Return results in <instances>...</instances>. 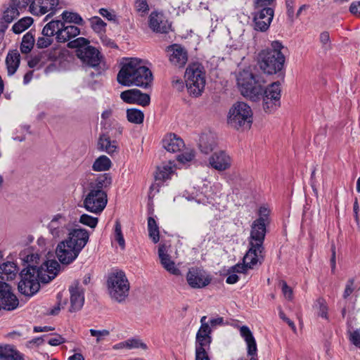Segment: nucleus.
Masks as SVG:
<instances>
[{"label": "nucleus", "instance_id": "f257e3e1", "mask_svg": "<svg viewBox=\"0 0 360 360\" xmlns=\"http://www.w3.org/2000/svg\"><path fill=\"white\" fill-rule=\"evenodd\" d=\"M237 86L241 94L250 100L257 102L262 99V107L265 112H273L281 105V83L275 82L264 89V82L250 68L240 70L236 75Z\"/></svg>", "mask_w": 360, "mask_h": 360}, {"label": "nucleus", "instance_id": "f03ea898", "mask_svg": "<svg viewBox=\"0 0 360 360\" xmlns=\"http://www.w3.org/2000/svg\"><path fill=\"white\" fill-rule=\"evenodd\" d=\"M270 210L261 207L259 217L255 220L251 226L250 236L248 238V250L243 257V264H237L231 268L233 273H246L248 269H253L258 264L260 265L264 258L263 245L266 235V221Z\"/></svg>", "mask_w": 360, "mask_h": 360}, {"label": "nucleus", "instance_id": "7ed1b4c3", "mask_svg": "<svg viewBox=\"0 0 360 360\" xmlns=\"http://www.w3.org/2000/svg\"><path fill=\"white\" fill-rule=\"evenodd\" d=\"M59 267L54 259L44 261L40 266L30 265L20 272L19 291L26 296L33 295L39 291L40 283H47L56 276Z\"/></svg>", "mask_w": 360, "mask_h": 360}, {"label": "nucleus", "instance_id": "20e7f679", "mask_svg": "<svg viewBox=\"0 0 360 360\" xmlns=\"http://www.w3.org/2000/svg\"><path fill=\"white\" fill-rule=\"evenodd\" d=\"M112 184V178L108 174L98 176L91 181L84 192L83 207L89 212L100 214L108 202L107 193L105 191Z\"/></svg>", "mask_w": 360, "mask_h": 360}, {"label": "nucleus", "instance_id": "39448f33", "mask_svg": "<svg viewBox=\"0 0 360 360\" xmlns=\"http://www.w3.org/2000/svg\"><path fill=\"white\" fill-rule=\"evenodd\" d=\"M117 79L123 86L134 85L146 88L152 82L153 75L141 60L131 58L122 65Z\"/></svg>", "mask_w": 360, "mask_h": 360}, {"label": "nucleus", "instance_id": "423d86ee", "mask_svg": "<svg viewBox=\"0 0 360 360\" xmlns=\"http://www.w3.org/2000/svg\"><path fill=\"white\" fill-rule=\"evenodd\" d=\"M283 49L284 46L279 41H273L270 48L259 52L258 65L264 73L276 74L283 68L285 58Z\"/></svg>", "mask_w": 360, "mask_h": 360}, {"label": "nucleus", "instance_id": "0eeeda50", "mask_svg": "<svg viewBox=\"0 0 360 360\" xmlns=\"http://www.w3.org/2000/svg\"><path fill=\"white\" fill-rule=\"evenodd\" d=\"M107 286L110 297L115 302L122 303L129 295L130 284L122 271L116 270L109 274Z\"/></svg>", "mask_w": 360, "mask_h": 360}, {"label": "nucleus", "instance_id": "6e6552de", "mask_svg": "<svg viewBox=\"0 0 360 360\" xmlns=\"http://www.w3.org/2000/svg\"><path fill=\"white\" fill-rule=\"evenodd\" d=\"M185 82L190 96L193 97L201 96L206 83L203 66L200 63L189 65L185 72Z\"/></svg>", "mask_w": 360, "mask_h": 360}, {"label": "nucleus", "instance_id": "1a4fd4ad", "mask_svg": "<svg viewBox=\"0 0 360 360\" xmlns=\"http://www.w3.org/2000/svg\"><path fill=\"white\" fill-rule=\"evenodd\" d=\"M252 110L244 102H236L230 108L228 124L236 129H248L252 123Z\"/></svg>", "mask_w": 360, "mask_h": 360}, {"label": "nucleus", "instance_id": "9d476101", "mask_svg": "<svg viewBox=\"0 0 360 360\" xmlns=\"http://www.w3.org/2000/svg\"><path fill=\"white\" fill-rule=\"evenodd\" d=\"M48 229L53 238H62L70 229V221L64 214H56L49 223Z\"/></svg>", "mask_w": 360, "mask_h": 360}, {"label": "nucleus", "instance_id": "9b49d317", "mask_svg": "<svg viewBox=\"0 0 360 360\" xmlns=\"http://www.w3.org/2000/svg\"><path fill=\"white\" fill-rule=\"evenodd\" d=\"M80 251L75 248L66 240L60 241L56 249V255L58 260L63 264H69L76 259Z\"/></svg>", "mask_w": 360, "mask_h": 360}, {"label": "nucleus", "instance_id": "f8f14e48", "mask_svg": "<svg viewBox=\"0 0 360 360\" xmlns=\"http://www.w3.org/2000/svg\"><path fill=\"white\" fill-rule=\"evenodd\" d=\"M150 30L157 33L167 34L172 30V24L162 12L153 11L148 17Z\"/></svg>", "mask_w": 360, "mask_h": 360}, {"label": "nucleus", "instance_id": "ddd939ff", "mask_svg": "<svg viewBox=\"0 0 360 360\" xmlns=\"http://www.w3.org/2000/svg\"><path fill=\"white\" fill-rule=\"evenodd\" d=\"M188 284L193 288H202L210 284L211 278L202 269L192 267L186 274Z\"/></svg>", "mask_w": 360, "mask_h": 360}, {"label": "nucleus", "instance_id": "4468645a", "mask_svg": "<svg viewBox=\"0 0 360 360\" xmlns=\"http://www.w3.org/2000/svg\"><path fill=\"white\" fill-rule=\"evenodd\" d=\"M59 4L58 0H33L30 6V12L34 15H43L46 13H50L46 17L55 13Z\"/></svg>", "mask_w": 360, "mask_h": 360}, {"label": "nucleus", "instance_id": "2eb2a0df", "mask_svg": "<svg viewBox=\"0 0 360 360\" xmlns=\"http://www.w3.org/2000/svg\"><path fill=\"white\" fill-rule=\"evenodd\" d=\"M254 17V29L259 32L266 31L274 18V10L271 7L259 8Z\"/></svg>", "mask_w": 360, "mask_h": 360}, {"label": "nucleus", "instance_id": "dca6fc26", "mask_svg": "<svg viewBox=\"0 0 360 360\" xmlns=\"http://www.w3.org/2000/svg\"><path fill=\"white\" fill-rule=\"evenodd\" d=\"M89 238V233L86 229L75 228L69 230L68 236L65 240L81 252L88 243Z\"/></svg>", "mask_w": 360, "mask_h": 360}, {"label": "nucleus", "instance_id": "f3484780", "mask_svg": "<svg viewBox=\"0 0 360 360\" xmlns=\"http://www.w3.org/2000/svg\"><path fill=\"white\" fill-rule=\"evenodd\" d=\"M70 294V311L73 312L82 309L84 303V290L78 281H75L69 288Z\"/></svg>", "mask_w": 360, "mask_h": 360}, {"label": "nucleus", "instance_id": "a211bd4d", "mask_svg": "<svg viewBox=\"0 0 360 360\" xmlns=\"http://www.w3.org/2000/svg\"><path fill=\"white\" fill-rule=\"evenodd\" d=\"M120 98L125 103H137L143 106H146L150 103V96L147 94L141 93V91L136 89L122 91Z\"/></svg>", "mask_w": 360, "mask_h": 360}, {"label": "nucleus", "instance_id": "6ab92c4d", "mask_svg": "<svg viewBox=\"0 0 360 360\" xmlns=\"http://www.w3.org/2000/svg\"><path fill=\"white\" fill-rule=\"evenodd\" d=\"M167 51L169 54V61L173 65L181 68L187 63V51L181 46L173 44L167 48Z\"/></svg>", "mask_w": 360, "mask_h": 360}, {"label": "nucleus", "instance_id": "aec40b11", "mask_svg": "<svg viewBox=\"0 0 360 360\" xmlns=\"http://www.w3.org/2000/svg\"><path fill=\"white\" fill-rule=\"evenodd\" d=\"M231 162V158L224 150L214 153L209 158L210 165L220 172L230 168Z\"/></svg>", "mask_w": 360, "mask_h": 360}, {"label": "nucleus", "instance_id": "412c9836", "mask_svg": "<svg viewBox=\"0 0 360 360\" xmlns=\"http://www.w3.org/2000/svg\"><path fill=\"white\" fill-rule=\"evenodd\" d=\"M158 257L162 267L169 274L174 276H180L181 271L176 266L175 262L172 259L171 256L167 253V247L162 244L158 248Z\"/></svg>", "mask_w": 360, "mask_h": 360}, {"label": "nucleus", "instance_id": "4be33fe9", "mask_svg": "<svg viewBox=\"0 0 360 360\" xmlns=\"http://www.w3.org/2000/svg\"><path fill=\"white\" fill-rule=\"evenodd\" d=\"M76 53L83 63L90 67H96L99 65V51L93 46H87L86 49L76 50Z\"/></svg>", "mask_w": 360, "mask_h": 360}, {"label": "nucleus", "instance_id": "5701e85b", "mask_svg": "<svg viewBox=\"0 0 360 360\" xmlns=\"http://www.w3.org/2000/svg\"><path fill=\"white\" fill-rule=\"evenodd\" d=\"M239 332L247 345V356H258L257 342L250 329L247 326H242L239 328Z\"/></svg>", "mask_w": 360, "mask_h": 360}, {"label": "nucleus", "instance_id": "b1692460", "mask_svg": "<svg viewBox=\"0 0 360 360\" xmlns=\"http://www.w3.org/2000/svg\"><path fill=\"white\" fill-rule=\"evenodd\" d=\"M198 146L202 153H210L217 146L216 136L210 131L202 133L200 136Z\"/></svg>", "mask_w": 360, "mask_h": 360}, {"label": "nucleus", "instance_id": "393cba45", "mask_svg": "<svg viewBox=\"0 0 360 360\" xmlns=\"http://www.w3.org/2000/svg\"><path fill=\"white\" fill-rule=\"evenodd\" d=\"M162 146L168 152L176 153L184 147V142L174 134H169L162 139Z\"/></svg>", "mask_w": 360, "mask_h": 360}, {"label": "nucleus", "instance_id": "a878e982", "mask_svg": "<svg viewBox=\"0 0 360 360\" xmlns=\"http://www.w3.org/2000/svg\"><path fill=\"white\" fill-rule=\"evenodd\" d=\"M0 360H24V356L11 345H0Z\"/></svg>", "mask_w": 360, "mask_h": 360}, {"label": "nucleus", "instance_id": "bb28decb", "mask_svg": "<svg viewBox=\"0 0 360 360\" xmlns=\"http://www.w3.org/2000/svg\"><path fill=\"white\" fill-rule=\"evenodd\" d=\"M79 34L80 30L77 26L65 25L63 22V27L60 29L58 34H57V41L60 43H64Z\"/></svg>", "mask_w": 360, "mask_h": 360}, {"label": "nucleus", "instance_id": "cd10ccee", "mask_svg": "<svg viewBox=\"0 0 360 360\" xmlns=\"http://www.w3.org/2000/svg\"><path fill=\"white\" fill-rule=\"evenodd\" d=\"M98 148L101 151H105L112 155L117 152V143L115 141H111L108 135L102 134L98 139Z\"/></svg>", "mask_w": 360, "mask_h": 360}, {"label": "nucleus", "instance_id": "c85d7f7f", "mask_svg": "<svg viewBox=\"0 0 360 360\" xmlns=\"http://www.w3.org/2000/svg\"><path fill=\"white\" fill-rule=\"evenodd\" d=\"M20 62V56L17 50L10 51L6 58L8 75H13L18 70Z\"/></svg>", "mask_w": 360, "mask_h": 360}, {"label": "nucleus", "instance_id": "c756f323", "mask_svg": "<svg viewBox=\"0 0 360 360\" xmlns=\"http://www.w3.org/2000/svg\"><path fill=\"white\" fill-rule=\"evenodd\" d=\"M18 267L14 262H7L0 265V278L2 280H13L18 273Z\"/></svg>", "mask_w": 360, "mask_h": 360}, {"label": "nucleus", "instance_id": "7c9ffc66", "mask_svg": "<svg viewBox=\"0 0 360 360\" xmlns=\"http://www.w3.org/2000/svg\"><path fill=\"white\" fill-rule=\"evenodd\" d=\"M174 165L172 162L163 163L158 167L155 172V178L156 180L164 181L169 178L174 172Z\"/></svg>", "mask_w": 360, "mask_h": 360}, {"label": "nucleus", "instance_id": "2f4dec72", "mask_svg": "<svg viewBox=\"0 0 360 360\" xmlns=\"http://www.w3.org/2000/svg\"><path fill=\"white\" fill-rule=\"evenodd\" d=\"M63 27V22L61 20H51L47 23L42 30V34L46 37H53L56 35L57 39V34H58L60 29Z\"/></svg>", "mask_w": 360, "mask_h": 360}, {"label": "nucleus", "instance_id": "473e14b6", "mask_svg": "<svg viewBox=\"0 0 360 360\" xmlns=\"http://www.w3.org/2000/svg\"><path fill=\"white\" fill-rule=\"evenodd\" d=\"M20 13V11L18 8L13 6L11 1H10L3 13L2 19L8 25L16 19L19 16Z\"/></svg>", "mask_w": 360, "mask_h": 360}, {"label": "nucleus", "instance_id": "72a5a7b5", "mask_svg": "<svg viewBox=\"0 0 360 360\" xmlns=\"http://www.w3.org/2000/svg\"><path fill=\"white\" fill-rule=\"evenodd\" d=\"M111 160L105 155H101L95 160L92 165V169L95 172H104L111 167Z\"/></svg>", "mask_w": 360, "mask_h": 360}, {"label": "nucleus", "instance_id": "f704fd0d", "mask_svg": "<svg viewBox=\"0 0 360 360\" xmlns=\"http://www.w3.org/2000/svg\"><path fill=\"white\" fill-rule=\"evenodd\" d=\"M33 23V19L31 17H25L19 20L12 27V31L15 34H20L28 29Z\"/></svg>", "mask_w": 360, "mask_h": 360}, {"label": "nucleus", "instance_id": "c9c22d12", "mask_svg": "<svg viewBox=\"0 0 360 360\" xmlns=\"http://www.w3.org/2000/svg\"><path fill=\"white\" fill-rule=\"evenodd\" d=\"M127 120L133 124H142L144 119L143 112L136 108H130L127 110Z\"/></svg>", "mask_w": 360, "mask_h": 360}, {"label": "nucleus", "instance_id": "e433bc0d", "mask_svg": "<svg viewBox=\"0 0 360 360\" xmlns=\"http://www.w3.org/2000/svg\"><path fill=\"white\" fill-rule=\"evenodd\" d=\"M61 17L63 22H65V25L66 23H75L78 25L84 24L82 18L77 13L65 11L62 13Z\"/></svg>", "mask_w": 360, "mask_h": 360}, {"label": "nucleus", "instance_id": "4c0bfd02", "mask_svg": "<svg viewBox=\"0 0 360 360\" xmlns=\"http://www.w3.org/2000/svg\"><path fill=\"white\" fill-rule=\"evenodd\" d=\"M148 230L149 237L154 243H157L160 240L159 228L155 220L151 217L148 218Z\"/></svg>", "mask_w": 360, "mask_h": 360}, {"label": "nucleus", "instance_id": "58836bf2", "mask_svg": "<svg viewBox=\"0 0 360 360\" xmlns=\"http://www.w3.org/2000/svg\"><path fill=\"white\" fill-rule=\"evenodd\" d=\"M34 44L33 34L29 32L23 37L20 45V51L22 53H28L31 51Z\"/></svg>", "mask_w": 360, "mask_h": 360}, {"label": "nucleus", "instance_id": "ea45409f", "mask_svg": "<svg viewBox=\"0 0 360 360\" xmlns=\"http://www.w3.org/2000/svg\"><path fill=\"white\" fill-rule=\"evenodd\" d=\"M21 259L25 262L30 265L36 266L35 264H38L37 260H39V255L37 253H33L30 250H25L20 254Z\"/></svg>", "mask_w": 360, "mask_h": 360}, {"label": "nucleus", "instance_id": "a19ab883", "mask_svg": "<svg viewBox=\"0 0 360 360\" xmlns=\"http://www.w3.org/2000/svg\"><path fill=\"white\" fill-rule=\"evenodd\" d=\"M212 342V338L196 335L195 350H205L210 348Z\"/></svg>", "mask_w": 360, "mask_h": 360}, {"label": "nucleus", "instance_id": "79ce46f5", "mask_svg": "<svg viewBox=\"0 0 360 360\" xmlns=\"http://www.w3.org/2000/svg\"><path fill=\"white\" fill-rule=\"evenodd\" d=\"M89 41L84 37H79L74 40L70 41L68 44L69 48L71 49H77V50H79L82 49H86V47L89 46Z\"/></svg>", "mask_w": 360, "mask_h": 360}, {"label": "nucleus", "instance_id": "37998d69", "mask_svg": "<svg viewBox=\"0 0 360 360\" xmlns=\"http://www.w3.org/2000/svg\"><path fill=\"white\" fill-rule=\"evenodd\" d=\"M115 239L118 243L122 249L125 248V241L122 232V226L120 222L117 220L115 224Z\"/></svg>", "mask_w": 360, "mask_h": 360}, {"label": "nucleus", "instance_id": "c03bdc74", "mask_svg": "<svg viewBox=\"0 0 360 360\" xmlns=\"http://www.w3.org/2000/svg\"><path fill=\"white\" fill-rule=\"evenodd\" d=\"M98 219L97 217H91L86 214L80 216L79 222L84 225L94 229L98 224Z\"/></svg>", "mask_w": 360, "mask_h": 360}, {"label": "nucleus", "instance_id": "a18cd8bd", "mask_svg": "<svg viewBox=\"0 0 360 360\" xmlns=\"http://www.w3.org/2000/svg\"><path fill=\"white\" fill-rule=\"evenodd\" d=\"M89 333L91 336L96 338V343H99L103 341L107 337L110 335V331L106 329L103 330H95L90 329Z\"/></svg>", "mask_w": 360, "mask_h": 360}, {"label": "nucleus", "instance_id": "49530a36", "mask_svg": "<svg viewBox=\"0 0 360 360\" xmlns=\"http://www.w3.org/2000/svg\"><path fill=\"white\" fill-rule=\"evenodd\" d=\"M134 9L136 12L141 13V15H146L149 11L147 0H135Z\"/></svg>", "mask_w": 360, "mask_h": 360}, {"label": "nucleus", "instance_id": "de8ad7c7", "mask_svg": "<svg viewBox=\"0 0 360 360\" xmlns=\"http://www.w3.org/2000/svg\"><path fill=\"white\" fill-rule=\"evenodd\" d=\"M91 25L93 30L96 32H101L105 30L106 23L104 22L99 17H94L91 18Z\"/></svg>", "mask_w": 360, "mask_h": 360}, {"label": "nucleus", "instance_id": "09e8293b", "mask_svg": "<svg viewBox=\"0 0 360 360\" xmlns=\"http://www.w3.org/2000/svg\"><path fill=\"white\" fill-rule=\"evenodd\" d=\"M127 341L128 349L141 348L146 350L148 349L147 345L139 339L132 338L128 339Z\"/></svg>", "mask_w": 360, "mask_h": 360}, {"label": "nucleus", "instance_id": "8fccbe9b", "mask_svg": "<svg viewBox=\"0 0 360 360\" xmlns=\"http://www.w3.org/2000/svg\"><path fill=\"white\" fill-rule=\"evenodd\" d=\"M195 158V152L193 150H188L180 154L177 157L178 161L181 163H187L192 161Z\"/></svg>", "mask_w": 360, "mask_h": 360}, {"label": "nucleus", "instance_id": "3c124183", "mask_svg": "<svg viewBox=\"0 0 360 360\" xmlns=\"http://www.w3.org/2000/svg\"><path fill=\"white\" fill-rule=\"evenodd\" d=\"M53 38L51 37L44 36L39 37L37 41V46L39 49L46 48L50 46L53 42Z\"/></svg>", "mask_w": 360, "mask_h": 360}, {"label": "nucleus", "instance_id": "603ef678", "mask_svg": "<svg viewBox=\"0 0 360 360\" xmlns=\"http://www.w3.org/2000/svg\"><path fill=\"white\" fill-rule=\"evenodd\" d=\"M282 287V292L284 297L288 300H292L293 298L292 289L288 285L287 283L284 281H281Z\"/></svg>", "mask_w": 360, "mask_h": 360}, {"label": "nucleus", "instance_id": "864d4df0", "mask_svg": "<svg viewBox=\"0 0 360 360\" xmlns=\"http://www.w3.org/2000/svg\"><path fill=\"white\" fill-rule=\"evenodd\" d=\"M317 304L319 305V315L322 318H327L328 308L326 305L325 301L322 298H319L317 300Z\"/></svg>", "mask_w": 360, "mask_h": 360}, {"label": "nucleus", "instance_id": "5fc2aeb1", "mask_svg": "<svg viewBox=\"0 0 360 360\" xmlns=\"http://www.w3.org/2000/svg\"><path fill=\"white\" fill-rule=\"evenodd\" d=\"M13 5L15 6L20 11L30 6L33 0H11Z\"/></svg>", "mask_w": 360, "mask_h": 360}, {"label": "nucleus", "instance_id": "6e6d98bb", "mask_svg": "<svg viewBox=\"0 0 360 360\" xmlns=\"http://www.w3.org/2000/svg\"><path fill=\"white\" fill-rule=\"evenodd\" d=\"M65 342V339L60 335L55 334L48 340V344L51 346H58Z\"/></svg>", "mask_w": 360, "mask_h": 360}, {"label": "nucleus", "instance_id": "4d7b16f0", "mask_svg": "<svg viewBox=\"0 0 360 360\" xmlns=\"http://www.w3.org/2000/svg\"><path fill=\"white\" fill-rule=\"evenodd\" d=\"M349 340L355 346L360 348V330L349 332Z\"/></svg>", "mask_w": 360, "mask_h": 360}, {"label": "nucleus", "instance_id": "13d9d810", "mask_svg": "<svg viewBox=\"0 0 360 360\" xmlns=\"http://www.w3.org/2000/svg\"><path fill=\"white\" fill-rule=\"evenodd\" d=\"M211 332L212 330L209 324H204L203 326L200 327L196 335L211 338Z\"/></svg>", "mask_w": 360, "mask_h": 360}, {"label": "nucleus", "instance_id": "bf43d9fd", "mask_svg": "<svg viewBox=\"0 0 360 360\" xmlns=\"http://www.w3.org/2000/svg\"><path fill=\"white\" fill-rule=\"evenodd\" d=\"M354 279H349L345 286V291L343 292V297L347 298L354 291Z\"/></svg>", "mask_w": 360, "mask_h": 360}, {"label": "nucleus", "instance_id": "052dcab7", "mask_svg": "<svg viewBox=\"0 0 360 360\" xmlns=\"http://www.w3.org/2000/svg\"><path fill=\"white\" fill-rule=\"evenodd\" d=\"M274 0H254L255 6L259 9L262 8L269 7Z\"/></svg>", "mask_w": 360, "mask_h": 360}, {"label": "nucleus", "instance_id": "680f3d73", "mask_svg": "<svg viewBox=\"0 0 360 360\" xmlns=\"http://www.w3.org/2000/svg\"><path fill=\"white\" fill-rule=\"evenodd\" d=\"M279 316L280 318L283 320L284 321H285L288 325L291 328V329L294 331V332H296V326L294 323L293 321H292L290 319H289L286 316L285 314H284V312L281 310L279 311Z\"/></svg>", "mask_w": 360, "mask_h": 360}, {"label": "nucleus", "instance_id": "e2e57ef3", "mask_svg": "<svg viewBox=\"0 0 360 360\" xmlns=\"http://www.w3.org/2000/svg\"><path fill=\"white\" fill-rule=\"evenodd\" d=\"M320 41L326 48L329 47L330 36L328 32H324L320 34Z\"/></svg>", "mask_w": 360, "mask_h": 360}, {"label": "nucleus", "instance_id": "0e129e2a", "mask_svg": "<svg viewBox=\"0 0 360 360\" xmlns=\"http://www.w3.org/2000/svg\"><path fill=\"white\" fill-rule=\"evenodd\" d=\"M172 86L177 91H182L184 88V82L182 79L179 78H174L172 79Z\"/></svg>", "mask_w": 360, "mask_h": 360}, {"label": "nucleus", "instance_id": "69168bd1", "mask_svg": "<svg viewBox=\"0 0 360 360\" xmlns=\"http://www.w3.org/2000/svg\"><path fill=\"white\" fill-rule=\"evenodd\" d=\"M99 13L103 17L107 18L108 20H114L115 17V15L109 11L108 9L103 8L99 9Z\"/></svg>", "mask_w": 360, "mask_h": 360}, {"label": "nucleus", "instance_id": "338daca9", "mask_svg": "<svg viewBox=\"0 0 360 360\" xmlns=\"http://www.w3.org/2000/svg\"><path fill=\"white\" fill-rule=\"evenodd\" d=\"M195 360H210L207 351L195 350Z\"/></svg>", "mask_w": 360, "mask_h": 360}, {"label": "nucleus", "instance_id": "774afa93", "mask_svg": "<svg viewBox=\"0 0 360 360\" xmlns=\"http://www.w3.org/2000/svg\"><path fill=\"white\" fill-rule=\"evenodd\" d=\"M349 11L354 15H360V1L352 3L350 5Z\"/></svg>", "mask_w": 360, "mask_h": 360}]
</instances>
